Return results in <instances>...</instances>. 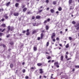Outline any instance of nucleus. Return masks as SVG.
Masks as SVG:
<instances>
[{"mask_svg":"<svg viewBox=\"0 0 79 79\" xmlns=\"http://www.w3.org/2000/svg\"><path fill=\"white\" fill-rule=\"evenodd\" d=\"M44 33H42L40 35V37H38L37 38V40H40V39H43V37H44Z\"/></svg>","mask_w":79,"mask_h":79,"instance_id":"1","label":"nucleus"},{"mask_svg":"<svg viewBox=\"0 0 79 79\" xmlns=\"http://www.w3.org/2000/svg\"><path fill=\"white\" fill-rule=\"evenodd\" d=\"M55 37V33H53L52 34V35L51 36V39H53L54 37Z\"/></svg>","mask_w":79,"mask_h":79,"instance_id":"2","label":"nucleus"},{"mask_svg":"<svg viewBox=\"0 0 79 79\" xmlns=\"http://www.w3.org/2000/svg\"><path fill=\"white\" fill-rule=\"evenodd\" d=\"M13 15L14 16H18V15H19V13H14Z\"/></svg>","mask_w":79,"mask_h":79,"instance_id":"3","label":"nucleus"},{"mask_svg":"<svg viewBox=\"0 0 79 79\" xmlns=\"http://www.w3.org/2000/svg\"><path fill=\"white\" fill-rule=\"evenodd\" d=\"M40 74H42L44 73V71H43V69H40Z\"/></svg>","mask_w":79,"mask_h":79,"instance_id":"4","label":"nucleus"},{"mask_svg":"<svg viewBox=\"0 0 79 79\" xmlns=\"http://www.w3.org/2000/svg\"><path fill=\"white\" fill-rule=\"evenodd\" d=\"M73 3V0H69V4L70 5Z\"/></svg>","mask_w":79,"mask_h":79,"instance_id":"5","label":"nucleus"},{"mask_svg":"<svg viewBox=\"0 0 79 79\" xmlns=\"http://www.w3.org/2000/svg\"><path fill=\"white\" fill-rule=\"evenodd\" d=\"M63 58H64V57L63 56H61L60 57V60L63 61Z\"/></svg>","mask_w":79,"mask_h":79,"instance_id":"6","label":"nucleus"},{"mask_svg":"<svg viewBox=\"0 0 79 79\" xmlns=\"http://www.w3.org/2000/svg\"><path fill=\"white\" fill-rule=\"evenodd\" d=\"M37 66H42V63H38L37 64Z\"/></svg>","mask_w":79,"mask_h":79,"instance_id":"7","label":"nucleus"},{"mask_svg":"<svg viewBox=\"0 0 79 79\" xmlns=\"http://www.w3.org/2000/svg\"><path fill=\"white\" fill-rule=\"evenodd\" d=\"M27 10V8L25 7L23 9V12H25V11H26Z\"/></svg>","mask_w":79,"mask_h":79,"instance_id":"8","label":"nucleus"},{"mask_svg":"<svg viewBox=\"0 0 79 79\" xmlns=\"http://www.w3.org/2000/svg\"><path fill=\"white\" fill-rule=\"evenodd\" d=\"M79 26V23H77V24H76L74 26V27H78Z\"/></svg>","mask_w":79,"mask_h":79,"instance_id":"9","label":"nucleus"},{"mask_svg":"<svg viewBox=\"0 0 79 79\" xmlns=\"http://www.w3.org/2000/svg\"><path fill=\"white\" fill-rule=\"evenodd\" d=\"M36 19H40V15H37L36 17Z\"/></svg>","mask_w":79,"mask_h":79,"instance_id":"10","label":"nucleus"},{"mask_svg":"<svg viewBox=\"0 0 79 79\" xmlns=\"http://www.w3.org/2000/svg\"><path fill=\"white\" fill-rule=\"evenodd\" d=\"M10 3H11L10 2H7L6 4V6H8L10 4Z\"/></svg>","mask_w":79,"mask_h":79,"instance_id":"11","label":"nucleus"},{"mask_svg":"<svg viewBox=\"0 0 79 79\" xmlns=\"http://www.w3.org/2000/svg\"><path fill=\"white\" fill-rule=\"evenodd\" d=\"M33 50L34 51H37V47H34L33 48Z\"/></svg>","mask_w":79,"mask_h":79,"instance_id":"12","label":"nucleus"},{"mask_svg":"<svg viewBox=\"0 0 79 79\" xmlns=\"http://www.w3.org/2000/svg\"><path fill=\"white\" fill-rule=\"evenodd\" d=\"M58 10H59L60 11H61L62 10V8H61V7H59L58 8Z\"/></svg>","mask_w":79,"mask_h":79,"instance_id":"13","label":"nucleus"},{"mask_svg":"<svg viewBox=\"0 0 79 79\" xmlns=\"http://www.w3.org/2000/svg\"><path fill=\"white\" fill-rule=\"evenodd\" d=\"M3 27H6V25L5 24H2L1 25Z\"/></svg>","mask_w":79,"mask_h":79,"instance_id":"14","label":"nucleus"},{"mask_svg":"<svg viewBox=\"0 0 79 79\" xmlns=\"http://www.w3.org/2000/svg\"><path fill=\"white\" fill-rule=\"evenodd\" d=\"M54 64V65H56H56H58V61L55 62Z\"/></svg>","mask_w":79,"mask_h":79,"instance_id":"15","label":"nucleus"},{"mask_svg":"<svg viewBox=\"0 0 79 79\" xmlns=\"http://www.w3.org/2000/svg\"><path fill=\"white\" fill-rule=\"evenodd\" d=\"M50 11L51 12V13H54V10L53 9H51L50 10Z\"/></svg>","mask_w":79,"mask_h":79,"instance_id":"16","label":"nucleus"},{"mask_svg":"<svg viewBox=\"0 0 79 79\" xmlns=\"http://www.w3.org/2000/svg\"><path fill=\"white\" fill-rule=\"evenodd\" d=\"M13 29H14V27H10V31H12Z\"/></svg>","mask_w":79,"mask_h":79,"instance_id":"17","label":"nucleus"},{"mask_svg":"<svg viewBox=\"0 0 79 79\" xmlns=\"http://www.w3.org/2000/svg\"><path fill=\"white\" fill-rule=\"evenodd\" d=\"M8 30H9V31H10V29H11V27L10 26H9L7 27Z\"/></svg>","mask_w":79,"mask_h":79,"instance_id":"18","label":"nucleus"},{"mask_svg":"<svg viewBox=\"0 0 79 79\" xmlns=\"http://www.w3.org/2000/svg\"><path fill=\"white\" fill-rule=\"evenodd\" d=\"M10 44V45H13V41H11L10 43H9Z\"/></svg>","mask_w":79,"mask_h":79,"instance_id":"19","label":"nucleus"},{"mask_svg":"<svg viewBox=\"0 0 79 79\" xmlns=\"http://www.w3.org/2000/svg\"><path fill=\"white\" fill-rule=\"evenodd\" d=\"M10 67L11 68H13V64H11L10 65Z\"/></svg>","mask_w":79,"mask_h":79,"instance_id":"20","label":"nucleus"},{"mask_svg":"<svg viewBox=\"0 0 79 79\" xmlns=\"http://www.w3.org/2000/svg\"><path fill=\"white\" fill-rule=\"evenodd\" d=\"M46 30H48L49 27H48V25H46Z\"/></svg>","mask_w":79,"mask_h":79,"instance_id":"21","label":"nucleus"},{"mask_svg":"<svg viewBox=\"0 0 79 79\" xmlns=\"http://www.w3.org/2000/svg\"><path fill=\"white\" fill-rule=\"evenodd\" d=\"M36 32H37V31L35 30L34 31H32V34H35V33H36Z\"/></svg>","mask_w":79,"mask_h":79,"instance_id":"22","label":"nucleus"},{"mask_svg":"<svg viewBox=\"0 0 79 79\" xmlns=\"http://www.w3.org/2000/svg\"><path fill=\"white\" fill-rule=\"evenodd\" d=\"M69 47V44H67V45H66L65 48H68V47Z\"/></svg>","mask_w":79,"mask_h":79,"instance_id":"23","label":"nucleus"},{"mask_svg":"<svg viewBox=\"0 0 79 79\" xmlns=\"http://www.w3.org/2000/svg\"><path fill=\"white\" fill-rule=\"evenodd\" d=\"M18 5H19V4L18 3H16L15 4L16 7H18Z\"/></svg>","mask_w":79,"mask_h":79,"instance_id":"24","label":"nucleus"},{"mask_svg":"<svg viewBox=\"0 0 79 79\" xmlns=\"http://www.w3.org/2000/svg\"><path fill=\"white\" fill-rule=\"evenodd\" d=\"M53 5H56V1H54L53 2Z\"/></svg>","mask_w":79,"mask_h":79,"instance_id":"25","label":"nucleus"},{"mask_svg":"<svg viewBox=\"0 0 79 79\" xmlns=\"http://www.w3.org/2000/svg\"><path fill=\"white\" fill-rule=\"evenodd\" d=\"M75 68H79V65H75Z\"/></svg>","mask_w":79,"mask_h":79,"instance_id":"26","label":"nucleus"},{"mask_svg":"<svg viewBox=\"0 0 79 79\" xmlns=\"http://www.w3.org/2000/svg\"><path fill=\"white\" fill-rule=\"evenodd\" d=\"M29 34H30V32H27V33H26L27 35H29Z\"/></svg>","mask_w":79,"mask_h":79,"instance_id":"27","label":"nucleus"},{"mask_svg":"<svg viewBox=\"0 0 79 79\" xmlns=\"http://www.w3.org/2000/svg\"><path fill=\"white\" fill-rule=\"evenodd\" d=\"M4 17H5V19H8V16H6V15H4Z\"/></svg>","mask_w":79,"mask_h":79,"instance_id":"28","label":"nucleus"},{"mask_svg":"<svg viewBox=\"0 0 79 79\" xmlns=\"http://www.w3.org/2000/svg\"><path fill=\"white\" fill-rule=\"evenodd\" d=\"M49 45V42H47L46 44V46L47 47H48Z\"/></svg>","mask_w":79,"mask_h":79,"instance_id":"29","label":"nucleus"},{"mask_svg":"<svg viewBox=\"0 0 79 79\" xmlns=\"http://www.w3.org/2000/svg\"><path fill=\"white\" fill-rule=\"evenodd\" d=\"M51 58V56H48L47 59H48V60H49L50 58Z\"/></svg>","mask_w":79,"mask_h":79,"instance_id":"30","label":"nucleus"},{"mask_svg":"<svg viewBox=\"0 0 79 79\" xmlns=\"http://www.w3.org/2000/svg\"><path fill=\"white\" fill-rule=\"evenodd\" d=\"M22 71L23 73H25V72H26V69H23V70Z\"/></svg>","mask_w":79,"mask_h":79,"instance_id":"31","label":"nucleus"},{"mask_svg":"<svg viewBox=\"0 0 79 79\" xmlns=\"http://www.w3.org/2000/svg\"><path fill=\"white\" fill-rule=\"evenodd\" d=\"M32 19H35V16H33L31 18Z\"/></svg>","mask_w":79,"mask_h":79,"instance_id":"32","label":"nucleus"},{"mask_svg":"<svg viewBox=\"0 0 79 79\" xmlns=\"http://www.w3.org/2000/svg\"><path fill=\"white\" fill-rule=\"evenodd\" d=\"M27 14L28 15H30V14H31V11H28L27 12Z\"/></svg>","mask_w":79,"mask_h":79,"instance_id":"33","label":"nucleus"},{"mask_svg":"<svg viewBox=\"0 0 79 79\" xmlns=\"http://www.w3.org/2000/svg\"><path fill=\"white\" fill-rule=\"evenodd\" d=\"M72 23L73 24H76V22H75L74 21H73L72 22Z\"/></svg>","mask_w":79,"mask_h":79,"instance_id":"34","label":"nucleus"},{"mask_svg":"<svg viewBox=\"0 0 79 79\" xmlns=\"http://www.w3.org/2000/svg\"><path fill=\"white\" fill-rule=\"evenodd\" d=\"M44 23V24H46V23H47V20H45Z\"/></svg>","mask_w":79,"mask_h":79,"instance_id":"35","label":"nucleus"},{"mask_svg":"<svg viewBox=\"0 0 79 79\" xmlns=\"http://www.w3.org/2000/svg\"><path fill=\"white\" fill-rule=\"evenodd\" d=\"M10 34H8V35H7V36H6V37L7 38H8V37H10Z\"/></svg>","mask_w":79,"mask_h":79,"instance_id":"36","label":"nucleus"},{"mask_svg":"<svg viewBox=\"0 0 79 79\" xmlns=\"http://www.w3.org/2000/svg\"><path fill=\"white\" fill-rule=\"evenodd\" d=\"M24 7H25V5H23L22 6V9L24 8Z\"/></svg>","mask_w":79,"mask_h":79,"instance_id":"37","label":"nucleus"},{"mask_svg":"<svg viewBox=\"0 0 79 79\" xmlns=\"http://www.w3.org/2000/svg\"><path fill=\"white\" fill-rule=\"evenodd\" d=\"M50 21V18L47 19V21H48V22H49Z\"/></svg>","mask_w":79,"mask_h":79,"instance_id":"38","label":"nucleus"},{"mask_svg":"<svg viewBox=\"0 0 79 79\" xmlns=\"http://www.w3.org/2000/svg\"><path fill=\"white\" fill-rule=\"evenodd\" d=\"M2 35H3V33H0V37H1V36H2Z\"/></svg>","mask_w":79,"mask_h":79,"instance_id":"39","label":"nucleus"},{"mask_svg":"<svg viewBox=\"0 0 79 79\" xmlns=\"http://www.w3.org/2000/svg\"><path fill=\"white\" fill-rule=\"evenodd\" d=\"M5 29H6V28H4L3 30L2 31V32H4V31L5 30Z\"/></svg>","mask_w":79,"mask_h":79,"instance_id":"40","label":"nucleus"},{"mask_svg":"<svg viewBox=\"0 0 79 79\" xmlns=\"http://www.w3.org/2000/svg\"><path fill=\"white\" fill-rule=\"evenodd\" d=\"M69 39L70 40H72V38H71V37H69Z\"/></svg>","mask_w":79,"mask_h":79,"instance_id":"41","label":"nucleus"},{"mask_svg":"<svg viewBox=\"0 0 79 79\" xmlns=\"http://www.w3.org/2000/svg\"><path fill=\"white\" fill-rule=\"evenodd\" d=\"M46 3H48V2H49V1L48 0H46Z\"/></svg>","mask_w":79,"mask_h":79,"instance_id":"42","label":"nucleus"},{"mask_svg":"<svg viewBox=\"0 0 79 79\" xmlns=\"http://www.w3.org/2000/svg\"><path fill=\"white\" fill-rule=\"evenodd\" d=\"M4 20H5V19H1V21H2V22L4 21Z\"/></svg>","mask_w":79,"mask_h":79,"instance_id":"43","label":"nucleus"},{"mask_svg":"<svg viewBox=\"0 0 79 79\" xmlns=\"http://www.w3.org/2000/svg\"><path fill=\"white\" fill-rule=\"evenodd\" d=\"M27 32H29V29H28L26 31Z\"/></svg>","mask_w":79,"mask_h":79,"instance_id":"44","label":"nucleus"},{"mask_svg":"<svg viewBox=\"0 0 79 79\" xmlns=\"http://www.w3.org/2000/svg\"><path fill=\"white\" fill-rule=\"evenodd\" d=\"M42 11V10H40L39 11V13H41Z\"/></svg>","mask_w":79,"mask_h":79,"instance_id":"45","label":"nucleus"},{"mask_svg":"<svg viewBox=\"0 0 79 79\" xmlns=\"http://www.w3.org/2000/svg\"><path fill=\"white\" fill-rule=\"evenodd\" d=\"M56 40H60V39H59V38L57 37V38H56Z\"/></svg>","mask_w":79,"mask_h":79,"instance_id":"46","label":"nucleus"},{"mask_svg":"<svg viewBox=\"0 0 79 79\" xmlns=\"http://www.w3.org/2000/svg\"><path fill=\"white\" fill-rule=\"evenodd\" d=\"M77 30H79V26L76 28Z\"/></svg>","mask_w":79,"mask_h":79,"instance_id":"47","label":"nucleus"},{"mask_svg":"<svg viewBox=\"0 0 79 79\" xmlns=\"http://www.w3.org/2000/svg\"><path fill=\"white\" fill-rule=\"evenodd\" d=\"M3 46L4 48H6V46L5 44H3Z\"/></svg>","mask_w":79,"mask_h":79,"instance_id":"48","label":"nucleus"},{"mask_svg":"<svg viewBox=\"0 0 79 79\" xmlns=\"http://www.w3.org/2000/svg\"><path fill=\"white\" fill-rule=\"evenodd\" d=\"M43 77L45 79H46L47 78V76L45 75Z\"/></svg>","mask_w":79,"mask_h":79,"instance_id":"49","label":"nucleus"},{"mask_svg":"<svg viewBox=\"0 0 79 79\" xmlns=\"http://www.w3.org/2000/svg\"><path fill=\"white\" fill-rule=\"evenodd\" d=\"M29 78V77L28 76H26L25 77V79H27Z\"/></svg>","mask_w":79,"mask_h":79,"instance_id":"50","label":"nucleus"},{"mask_svg":"<svg viewBox=\"0 0 79 79\" xmlns=\"http://www.w3.org/2000/svg\"><path fill=\"white\" fill-rule=\"evenodd\" d=\"M33 26H35V25H36L35 23H33Z\"/></svg>","mask_w":79,"mask_h":79,"instance_id":"51","label":"nucleus"},{"mask_svg":"<svg viewBox=\"0 0 79 79\" xmlns=\"http://www.w3.org/2000/svg\"><path fill=\"white\" fill-rule=\"evenodd\" d=\"M71 60V58H69L67 59V60L68 61V60Z\"/></svg>","mask_w":79,"mask_h":79,"instance_id":"52","label":"nucleus"},{"mask_svg":"<svg viewBox=\"0 0 79 79\" xmlns=\"http://www.w3.org/2000/svg\"><path fill=\"white\" fill-rule=\"evenodd\" d=\"M59 45L60 46V47H62V44H59Z\"/></svg>","mask_w":79,"mask_h":79,"instance_id":"53","label":"nucleus"},{"mask_svg":"<svg viewBox=\"0 0 79 79\" xmlns=\"http://www.w3.org/2000/svg\"><path fill=\"white\" fill-rule=\"evenodd\" d=\"M57 68H59L60 67V66H59V65H56Z\"/></svg>","mask_w":79,"mask_h":79,"instance_id":"54","label":"nucleus"},{"mask_svg":"<svg viewBox=\"0 0 79 79\" xmlns=\"http://www.w3.org/2000/svg\"><path fill=\"white\" fill-rule=\"evenodd\" d=\"M21 0H15L16 2H19V1H20Z\"/></svg>","mask_w":79,"mask_h":79,"instance_id":"55","label":"nucleus"},{"mask_svg":"<svg viewBox=\"0 0 79 79\" xmlns=\"http://www.w3.org/2000/svg\"><path fill=\"white\" fill-rule=\"evenodd\" d=\"M23 33H26V31H23L22 32Z\"/></svg>","mask_w":79,"mask_h":79,"instance_id":"56","label":"nucleus"},{"mask_svg":"<svg viewBox=\"0 0 79 79\" xmlns=\"http://www.w3.org/2000/svg\"><path fill=\"white\" fill-rule=\"evenodd\" d=\"M23 46H24V44H22L20 46V47H23Z\"/></svg>","mask_w":79,"mask_h":79,"instance_id":"57","label":"nucleus"},{"mask_svg":"<svg viewBox=\"0 0 79 79\" xmlns=\"http://www.w3.org/2000/svg\"><path fill=\"white\" fill-rule=\"evenodd\" d=\"M65 58H66V59H67V58H68V56H67V55H65Z\"/></svg>","mask_w":79,"mask_h":79,"instance_id":"58","label":"nucleus"},{"mask_svg":"<svg viewBox=\"0 0 79 79\" xmlns=\"http://www.w3.org/2000/svg\"><path fill=\"white\" fill-rule=\"evenodd\" d=\"M52 41H53V42H55V39H53L52 40Z\"/></svg>","mask_w":79,"mask_h":79,"instance_id":"59","label":"nucleus"},{"mask_svg":"<svg viewBox=\"0 0 79 79\" xmlns=\"http://www.w3.org/2000/svg\"><path fill=\"white\" fill-rule=\"evenodd\" d=\"M10 30H8V31H7L6 32H7V33H9V32H10Z\"/></svg>","mask_w":79,"mask_h":79,"instance_id":"60","label":"nucleus"},{"mask_svg":"<svg viewBox=\"0 0 79 79\" xmlns=\"http://www.w3.org/2000/svg\"><path fill=\"white\" fill-rule=\"evenodd\" d=\"M75 71V69H74V68L73 69V70H72V71L74 72V71Z\"/></svg>","mask_w":79,"mask_h":79,"instance_id":"61","label":"nucleus"},{"mask_svg":"<svg viewBox=\"0 0 79 79\" xmlns=\"http://www.w3.org/2000/svg\"><path fill=\"white\" fill-rule=\"evenodd\" d=\"M60 33L61 34H63V31H61L60 32Z\"/></svg>","mask_w":79,"mask_h":79,"instance_id":"62","label":"nucleus"},{"mask_svg":"<svg viewBox=\"0 0 79 79\" xmlns=\"http://www.w3.org/2000/svg\"><path fill=\"white\" fill-rule=\"evenodd\" d=\"M21 18H19V21H21Z\"/></svg>","mask_w":79,"mask_h":79,"instance_id":"63","label":"nucleus"},{"mask_svg":"<svg viewBox=\"0 0 79 79\" xmlns=\"http://www.w3.org/2000/svg\"><path fill=\"white\" fill-rule=\"evenodd\" d=\"M49 9H50V8H49V7H48V8H47L46 10H49Z\"/></svg>","mask_w":79,"mask_h":79,"instance_id":"64","label":"nucleus"}]
</instances>
